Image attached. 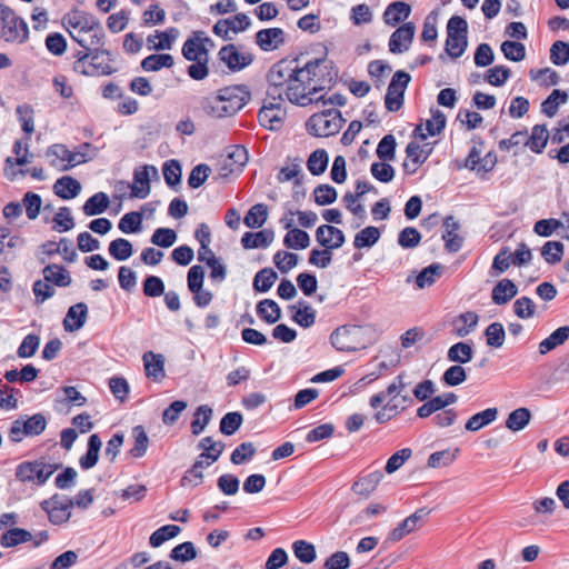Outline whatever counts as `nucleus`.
Here are the masks:
<instances>
[{
  "label": "nucleus",
  "mask_w": 569,
  "mask_h": 569,
  "mask_svg": "<svg viewBox=\"0 0 569 569\" xmlns=\"http://www.w3.org/2000/svg\"><path fill=\"white\" fill-rule=\"evenodd\" d=\"M41 509L48 515L52 525H62L71 517L73 500L68 497L54 495L40 503Z\"/></svg>",
  "instance_id": "nucleus-11"
},
{
  "label": "nucleus",
  "mask_w": 569,
  "mask_h": 569,
  "mask_svg": "<svg viewBox=\"0 0 569 569\" xmlns=\"http://www.w3.org/2000/svg\"><path fill=\"white\" fill-rule=\"evenodd\" d=\"M132 436L134 439V445L130 449V455L133 458H141L147 452L149 438H148L146 430L142 426H136L132 429Z\"/></svg>",
  "instance_id": "nucleus-48"
},
{
  "label": "nucleus",
  "mask_w": 569,
  "mask_h": 569,
  "mask_svg": "<svg viewBox=\"0 0 569 569\" xmlns=\"http://www.w3.org/2000/svg\"><path fill=\"white\" fill-rule=\"evenodd\" d=\"M198 448L203 450V452L200 455V458L209 459L206 465L210 466L218 460L222 453L224 445L222 442L213 441L211 437H204L199 441Z\"/></svg>",
  "instance_id": "nucleus-41"
},
{
  "label": "nucleus",
  "mask_w": 569,
  "mask_h": 569,
  "mask_svg": "<svg viewBox=\"0 0 569 569\" xmlns=\"http://www.w3.org/2000/svg\"><path fill=\"white\" fill-rule=\"evenodd\" d=\"M133 249L129 240L118 238L109 244V253L119 261H124L132 256Z\"/></svg>",
  "instance_id": "nucleus-52"
},
{
  "label": "nucleus",
  "mask_w": 569,
  "mask_h": 569,
  "mask_svg": "<svg viewBox=\"0 0 569 569\" xmlns=\"http://www.w3.org/2000/svg\"><path fill=\"white\" fill-rule=\"evenodd\" d=\"M511 71L505 66H496L487 70L485 79L495 87H501L510 78Z\"/></svg>",
  "instance_id": "nucleus-63"
},
{
  "label": "nucleus",
  "mask_w": 569,
  "mask_h": 569,
  "mask_svg": "<svg viewBox=\"0 0 569 569\" xmlns=\"http://www.w3.org/2000/svg\"><path fill=\"white\" fill-rule=\"evenodd\" d=\"M478 321H479V317L473 311H467V312L459 315L453 320L455 333L461 338L468 336L476 329Z\"/></svg>",
  "instance_id": "nucleus-32"
},
{
  "label": "nucleus",
  "mask_w": 569,
  "mask_h": 569,
  "mask_svg": "<svg viewBox=\"0 0 569 569\" xmlns=\"http://www.w3.org/2000/svg\"><path fill=\"white\" fill-rule=\"evenodd\" d=\"M316 240L321 247L332 251L343 246L346 237L339 228L329 224H322L319 226L316 230Z\"/></svg>",
  "instance_id": "nucleus-16"
},
{
  "label": "nucleus",
  "mask_w": 569,
  "mask_h": 569,
  "mask_svg": "<svg viewBox=\"0 0 569 569\" xmlns=\"http://www.w3.org/2000/svg\"><path fill=\"white\" fill-rule=\"evenodd\" d=\"M549 138V132L545 124H536L531 130L530 137L526 140L525 146L535 153H542Z\"/></svg>",
  "instance_id": "nucleus-36"
},
{
  "label": "nucleus",
  "mask_w": 569,
  "mask_h": 569,
  "mask_svg": "<svg viewBox=\"0 0 569 569\" xmlns=\"http://www.w3.org/2000/svg\"><path fill=\"white\" fill-rule=\"evenodd\" d=\"M102 442L100 437L97 433H93L88 439V450L86 455H83L79 459V465L83 470H88L93 468L99 460V452L101 449Z\"/></svg>",
  "instance_id": "nucleus-31"
},
{
  "label": "nucleus",
  "mask_w": 569,
  "mask_h": 569,
  "mask_svg": "<svg viewBox=\"0 0 569 569\" xmlns=\"http://www.w3.org/2000/svg\"><path fill=\"white\" fill-rule=\"evenodd\" d=\"M257 316L267 323H276L281 318L279 305L271 299H263L256 306Z\"/></svg>",
  "instance_id": "nucleus-33"
},
{
  "label": "nucleus",
  "mask_w": 569,
  "mask_h": 569,
  "mask_svg": "<svg viewBox=\"0 0 569 569\" xmlns=\"http://www.w3.org/2000/svg\"><path fill=\"white\" fill-rule=\"evenodd\" d=\"M550 61L555 66H565L569 62V43L557 40L550 48Z\"/></svg>",
  "instance_id": "nucleus-59"
},
{
  "label": "nucleus",
  "mask_w": 569,
  "mask_h": 569,
  "mask_svg": "<svg viewBox=\"0 0 569 569\" xmlns=\"http://www.w3.org/2000/svg\"><path fill=\"white\" fill-rule=\"evenodd\" d=\"M292 551L296 558L302 563H311L317 558L315 546L306 540H296L292 543Z\"/></svg>",
  "instance_id": "nucleus-47"
},
{
  "label": "nucleus",
  "mask_w": 569,
  "mask_h": 569,
  "mask_svg": "<svg viewBox=\"0 0 569 569\" xmlns=\"http://www.w3.org/2000/svg\"><path fill=\"white\" fill-rule=\"evenodd\" d=\"M475 355L473 348L468 342H457L452 345L447 352V358L449 361L455 362L457 365L467 363L472 360Z\"/></svg>",
  "instance_id": "nucleus-37"
},
{
  "label": "nucleus",
  "mask_w": 569,
  "mask_h": 569,
  "mask_svg": "<svg viewBox=\"0 0 569 569\" xmlns=\"http://www.w3.org/2000/svg\"><path fill=\"white\" fill-rule=\"evenodd\" d=\"M87 316L88 307L84 302H78L71 306L63 320L64 330L69 332L80 330L87 321Z\"/></svg>",
  "instance_id": "nucleus-23"
},
{
  "label": "nucleus",
  "mask_w": 569,
  "mask_h": 569,
  "mask_svg": "<svg viewBox=\"0 0 569 569\" xmlns=\"http://www.w3.org/2000/svg\"><path fill=\"white\" fill-rule=\"evenodd\" d=\"M429 513L430 510L426 507L416 510L412 515L402 520L393 530H391L388 540L391 542L400 541L407 535L421 528Z\"/></svg>",
  "instance_id": "nucleus-12"
},
{
  "label": "nucleus",
  "mask_w": 569,
  "mask_h": 569,
  "mask_svg": "<svg viewBox=\"0 0 569 569\" xmlns=\"http://www.w3.org/2000/svg\"><path fill=\"white\" fill-rule=\"evenodd\" d=\"M291 319L302 328H310L316 323V310L306 301L300 299L288 307Z\"/></svg>",
  "instance_id": "nucleus-20"
},
{
  "label": "nucleus",
  "mask_w": 569,
  "mask_h": 569,
  "mask_svg": "<svg viewBox=\"0 0 569 569\" xmlns=\"http://www.w3.org/2000/svg\"><path fill=\"white\" fill-rule=\"evenodd\" d=\"M531 413L527 408H518L511 411L506 420V427L511 431H520L530 422Z\"/></svg>",
  "instance_id": "nucleus-45"
},
{
  "label": "nucleus",
  "mask_w": 569,
  "mask_h": 569,
  "mask_svg": "<svg viewBox=\"0 0 569 569\" xmlns=\"http://www.w3.org/2000/svg\"><path fill=\"white\" fill-rule=\"evenodd\" d=\"M405 373L398 375L388 387L371 396L369 399V405L372 409H377L381 407V405L388 398V401L382 407L381 411L376 412L375 419L378 423H385L392 417L398 416L400 412L405 411L409 406L412 405L413 399L408 393H403L407 388V382L405 381Z\"/></svg>",
  "instance_id": "nucleus-3"
},
{
  "label": "nucleus",
  "mask_w": 569,
  "mask_h": 569,
  "mask_svg": "<svg viewBox=\"0 0 569 569\" xmlns=\"http://www.w3.org/2000/svg\"><path fill=\"white\" fill-rule=\"evenodd\" d=\"M248 160L249 156L247 149L243 146H237L228 154L226 167H228L229 171L232 173L239 171Z\"/></svg>",
  "instance_id": "nucleus-54"
},
{
  "label": "nucleus",
  "mask_w": 569,
  "mask_h": 569,
  "mask_svg": "<svg viewBox=\"0 0 569 569\" xmlns=\"http://www.w3.org/2000/svg\"><path fill=\"white\" fill-rule=\"evenodd\" d=\"M396 138L392 134H386L378 143L376 153L382 161H392L396 157Z\"/></svg>",
  "instance_id": "nucleus-56"
},
{
  "label": "nucleus",
  "mask_w": 569,
  "mask_h": 569,
  "mask_svg": "<svg viewBox=\"0 0 569 569\" xmlns=\"http://www.w3.org/2000/svg\"><path fill=\"white\" fill-rule=\"evenodd\" d=\"M302 169L300 164V159H287L286 166H283L277 174V180L280 183L288 182L293 180L295 186H300L302 183Z\"/></svg>",
  "instance_id": "nucleus-29"
},
{
  "label": "nucleus",
  "mask_w": 569,
  "mask_h": 569,
  "mask_svg": "<svg viewBox=\"0 0 569 569\" xmlns=\"http://www.w3.org/2000/svg\"><path fill=\"white\" fill-rule=\"evenodd\" d=\"M338 78V69L327 58L312 59L301 64L298 58H284L273 63L268 73V97L282 96L290 103L307 107L318 103L321 92L330 90Z\"/></svg>",
  "instance_id": "nucleus-1"
},
{
  "label": "nucleus",
  "mask_w": 569,
  "mask_h": 569,
  "mask_svg": "<svg viewBox=\"0 0 569 569\" xmlns=\"http://www.w3.org/2000/svg\"><path fill=\"white\" fill-rule=\"evenodd\" d=\"M146 376L154 381L164 377V357L161 353L147 351L142 356Z\"/></svg>",
  "instance_id": "nucleus-24"
},
{
  "label": "nucleus",
  "mask_w": 569,
  "mask_h": 569,
  "mask_svg": "<svg viewBox=\"0 0 569 569\" xmlns=\"http://www.w3.org/2000/svg\"><path fill=\"white\" fill-rule=\"evenodd\" d=\"M47 427V419L42 413L33 416H20L9 429V438L12 442H20L24 437L41 435Z\"/></svg>",
  "instance_id": "nucleus-8"
},
{
  "label": "nucleus",
  "mask_w": 569,
  "mask_h": 569,
  "mask_svg": "<svg viewBox=\"0 0 569 569\" xmlns=\"http://www.w3.org/2000/svg\"><path fill=\"white\" fill-rule=\"evenodd\" d=\"M565 246L560 241H547L541 248V256L549 264H556L561 261Z\"/></svg>",
  "instance_id": "nucleus-49"
},
{
  "label": "nucleus",
  "mask_w": 569,
  "mask_h": 569,
  "mask_svg": "<svg viewBox=\"0 0 569 569\" xmlns=\"http://www.w3.org/2000/svg\"><path fill=\"white\" fill-rule=\"evenodd\" d=\"M202 31H196L193 38L188 39L182 47V54L189 61L204 60L207 61V48L204 42H210V39L202 37Z\"/></svg>",
  "instance_id": "nucleus-18"
},
{
  "label": "nucleus",
  "mask_w": 569,
  "mask_h": 569,
  "mask_svg": "<svg viewBox=\"0 0 569 569\" xmlns=\"http://www.w3.org/2000/svg\"><path fill=\"white\" fill-rule=\"evenodd\" d=\"M29 30L26 21L7 6L0 4V37L8 42H23Z\"/></svg>",
  "instance_id": "nucleus-7"
},
{
  "label": "nucleus",
  "mask_w": 569,
  "mask_h": 569,
  "mask_svg": "<svg viewBox=\"0 0 569 569\" xmlns=\"http://www.w3.org/2000/svg\"><path fill=\"white\" fill-rule=\"evenodd\" d=\"M569 338V326H562L556 329L551 335H549L546 339H543L539 346L538 350L540 355H546L557 347L563 345Z\"/></svg>",
  "instance_id": "nucleus-30"
},
{
  "label": "nucleus",
  "mask_w": 569,
  "mask_h": 569,
  "mask_svg": "<svg viewBox=\"0 0 569 569\" xmlns=\"http://www.w3.org/2000/svg\"><path fill=\"white\" fill-rule=\"evenodd\" d=\"M329 157L325 149L315 150L307 160V168L312 176H320L328 167Z\"/></svg>",
  "instance_id": "nucleus-46"
},
{
  "label": "nucleus",
  "mask_w": 569,
  "mask_h": 569,
  "mask_svg": "<svg viewBox=\"0 0 569 569\" xmlns=\"http://www.w3.org/2000/svg\"><path fill=\"white\" fill-rule=\"evenodd\" d=\"M277 278L278 274L273 269L263 268L254 276L253 288L259 292H267L273 286Z\"/></svg>",
  "instance_id": "nucleus-50"
},
{
  "label": "nucleus",
  "mask_w": 569,
  "mask_h": 569,
  "mask_svg": "<svg viewBox=\"0 0 569 569\" xmlns=\"http://www.w3.org/2000/svg\"><path fill=\"white\" fill-rule=\"evenodd\" d=\"M174 63L173 57L169 53L150 54L141 61L144 71H158L161 68H171Z\"/></svg>",
  "instance_id": "nucleus-44"
},
{
  "label": "nucleus",
  "mask_w": 569,
  "mask_h": 569,
  "mask_svg": "<svg viewBox=\"0 0 569 569\" xmlns=\"http://www.w3.org/2000/svg\"><path fill=\"white\" fill-rule=\"evenodd\" d=\"M445 232L442 239L445 241V248L449 252H458L463 242V238L458 234L460 229L459 222L452 216H448L443 221Z\"/></svg>",
  "instance_id": "nucleus-22"
},
{
  "label": "nucleus",
  "mask_w": 569,
  "mask_h": 569,
  "mask_svg": "<svg viewBox=\"0 0 569 569\" xmlns=\"http://www.w3.org/2000/svg\"><path fill=\"white\" fill-rule=\"evenodd\" d=\"M416 32V27L412 22H407L397 28L389 39V51L395 54H400L409 50Z\"/></svg>",
  "instance_id": "nucleus-15"
},
{
  "label": "nucleus",
  "mask_w": 569,
  "mask_h": 569,
  "mask_svg": "<svg viewBox=\"0 0 569 569\" xmlns=\"http://www.w3.org/2000/svg\"><path fill=\"white\" fill-rule=\"evenodd\" d=\"M337 190L330 184H319L313 190L315 202L318 206L331 204L337 200Z\"/></svg>",
  "instance_id": "nucleus-61"
},
{
  "label": "nucleus",
  "mask_w": 569,
  "mask_h": 569,
  "mask_svg": "<svg viewBox=\"0 0 569 569\" xmlns=\"http://www.w3.org/2000/svg\"><path fill=\"white\" fill-rule=\"evenodd\" d=\"M248 26V17L244 13H239L227 19L218 20L213 26V32L219 37L228 39L229 31L238 33L239 31L246 30Z\"/></svg>",
  "instance_id": "nucleus-21"
},
{
  "label": "nucleus",
  "mask_w": 569,
  "mask_h": 569,
  "mask_svg": "<svg viewBox=\"0 0 569 569\" xmlns=\"http://www.w3.org/2000/svg\"><path fill=\"white\" fill-rule=\"evenodd\" d=\"M485 336L489 347L500 348L506 338L505 328L500 322H492L486 328Z\"/></svg>",
  "instance_id": "nucleus-55"
},
{
  "label": "nucleus",
  "mask_w": 569,
  "mask_h": 569,
  "mask_svg": "<svg viewBox=\"0 0 569 569\" xmlns=\"http://www.w3.org/2000/svg\"><path fill=\"white\" fill-rule=\"evenodd\" d=\"M310 244L309 234L301 229H291L283 238V246L288 249L302 250Z\"/></svg>",
  "instance_id": "nucleus-43"
},
{
  "label": "nucleus",
  "mask_w": 569,
  "mask_h": 569,
  "mask_svg": "<svg viewBox=\"0 0 569 569\" xmlns=\"http://www.w3.org/2000/svg\"><path fill=\"white\" fill-rule=\"evenodd\" d=\"M498 409L497 408H487L486 410L478 412L470 417L466 422V430L475 432L480 430L481 428L490 425L497 419Z\"/></svg>",
  "instance_id": "nucleus-38"
},
{
  "label": "nucleus",
  "mask_w": 569,
  "mask_h": 569,
  "mask_svg": "<svg viewBox=\"0 0 569 569\" xmlns=\"http://www.w3.org/2000/svg\"><path fill=\"white\" fill-rule=\"evenodd\" d=\"M42 273L47 282L54 283L58 287H68L71 283L69 271L61 266L48 264Z\"/></svg>",
  "instance_id": "nucleus-35"
},
{
  "label": "nucleus",
  "mask_w": 569,
  "mask_h": 569,
  "mask_svg": "<svg viewBox=\"0 0 569 569\" xmlns=\"http://www.w3.org/2000/svg\"><path fill=\"white\" fill-rule=\"evenodd\" d=\"M343 119L340 111L328 109L312 114L306 122L307 131L316 137H329L339 132Z\"/></svg>",
  "instance_id": "nucleus-6"
},
{
  "label": "nucleus",
  "mask_w": 569,
  "mask_h": 569,
  "mask_svg": "<svg viewBox=\"0 0 569 569\" xmlns=\"http://www.w3.org/2000/svg\"><path fill=\"white\" fill-rule=\"evenodd\" d=\"M249 99L246 84L229 86L199 99L201 111L210 118L221 119L236 114Z\"/></svg>",
  "instance_id": "nucleus-2"
},
{
  "label": "nucleus",
  "mask_w": 569,
  "mask_h": 569,
  "mask_svg": "<svg viewBox=\"0 0 569 569\" xmlns=\"http://www.w3.org/2000/svg\"><path fill=\"white\" fill-rule=\"evenodd\" d=\"M410 80V74L402 70L393 73L385 97V106L388 111L396 112L403 106L405 91Z\"/></svg>",
  "instance_id": "nucleus-10"
},
{
  "label": "nucleus",
  "mask_w": 569,
  "mask_h": 569,
  "mask_svg": "<svg viewBox=\"0 0 569 569\" xmlns=\"http://www.w3.org/2000/svg\"><path fill=\"white\" fill-rule=\"evenodd\" d=\"M568 101L566 91L555 89L547 99L541 103V112L551 118L558 112L559 106Z\"/></svg>",
  "instance_id": "nucleus-40"
},
{
  "label": "nucleus",
  "mask_w": 569,
  "mask_h": 569,
  "mask_svg": "<svg viewBox=\"0 0 569 569\" xmlns=\"http://www.w3.org/2000/svg\"><path fill=\"white\" fill-rule=\"evenodd\" d=\"M32 539L33 536L30 531L21 528H12L0 536V546L3 548H12L29 542Z\"/></svg>",
  "instance_id": "nucleus-34"
},
{
  "label": "nucleus",
  "mask_w": 569,
  "mask_h": 569,
  "mask_svg": "<svg viewBox=\"0 0 569 569\" xmlns=\"http://www.w3.org/2000/svg\"><path fill=\"white\" fill-rule=\"evenodd\" d=\"M411 13V7L403 1L391 2L383 12V21L386 24L396 27L406 20Z\"/></svg>",
  "instance_id": "nucleus-26"
},
{
  "label": "nucleus",
  "mask_w": 569,
  "mask_h": 569,
  "mask_svg": "<svg viewBox=\"0 0 569 569\" xmlns=\"http://www.w3.org/2000/svg\"><path fill=\"white\" fill-rule=\"evenodd\" d=\"M180 532V527L176 525H166L152 532L149 543L153 548L160 547L163 542L174 538Z\"/></svg>",
  "instance_id": "nucleus-51"
},
{
  "label": "nucleus",
  "mask_w": 569,
  "mask_h": 569,
  "mask_svg": "<svg viewBox=\"0 0 569 569\" xmlns=\"http://www.w3.org/2000/svg\"><path fill=\"white\" fill-rule=\"evenodd\" d=\"M68 32L70 37L78 42L82 31L97 30L99 20L91 13L77 11L67 18Z\"/></svg>",
  "instance_id": "nucleus-13"
},
{
  "label": "nucleus",
  "mask_w": 569,
  "mask_h": 569,
  "mask_svg": "<svg viewBox=\"0 0 569 569\" xmlns=\"http://www.w3.org/2000/svg\"><path fill=\"white\" fill-rule=\"evenodd\" d=\"M380 230L377 227L369 226L356 233L353 247L356 249L370 248L380 239Z\"/></svg>",
  "instance_id": "nucleus-42"
},
{
  "label": "nucleus",
  "mask_w": 569,
  "mask_h": 569,
  "mask_svg": "<svg viewBox=\"0 0 569 569\" xmlns=\"http://www.w3.org/2000/svg\"><path fill=\"white\" fill-rule=\"evenodd\" d=\"M211 416L212 409L209 406L202 405L197 408L191 422V431L194 436H198L203 431L206 426L209 423Z\"/></svg>",
  "instance_id": "nucleus-53"
},
{
  "label": "nucleus",
  "mask_w": 569,
  "mask_h": 569,
  "mask_svg": "<svg viewBox=\"0 0 569 569\" xmlns=\"http://www.w3.org/2000/svg\"><path fill=\"white\" fill-rule=\"evenodd\" d=\"M197 557V549L190 541L182 542L176 546L171 552L170 558L174 561L187 562Z\"/></svg>",
  "instance_id": "nucleus-60"
},
{
  "label": "nucleus",
  "mask_w": 569,
  "mask_h": 569,
  "mask_svg": "<svg viewBox=\"0 0 569 569\" xmlns=\"http://www.w3.org/2000/svg\"><path fill=\"white\" fill-rule=\"evenodd\" d=\"M150 171L157 174V169L153 166H143L138 168L133 172V184L131 188V197L138 199H144L150 193Z\"/></svg>",
  "instance_id": "nucleus-17"
},
{
  "label": "nucleus",
  "mask_w": 569,
  "mask_h": 569,
  "mask_svg": "<svg viewBox=\"0 0 569 569\" xmlns=\"http://www.w3.org/2000/svg\"><path fill=\"white\" fill-rule=\"evenodd\" d=\"M59 467L60 465L48 463L43 459L23 461L16 467L14 476L22 483L41 487Z\"/></svg>",
  "instance_id": "nucleus-5"
},
{
  "label": "nucleus",
  "mask_w": 569,
  "mask_h": 569,
  "mask_svg": "<svg viewBox=\"0 0 569 569\" xmlns=\"http://www.w3.org/2000/svg\"><path fill=\"white\" fill-rule=\"evenodd\" d=\"M54 193L64 200L76 198L81 191V184L70 176L59 178L53 184Z\"/></svg>",
  "instance_id": "nucleus-28"
},
{
  "label": "nucleus",
  "mask_w": 569,
  "mask_h": 569,
  "mask_svg": "<svg viewBox=\"0 0 569 569\" xmlns=\"http://www.w3.org/2000/svg\"><path fill=\"white\" fill-rule=\"evenodd\" d=\"M110 204L107 193L100 191L91 196L83 204V213L88 217L103 213Z\"/></svg>",
  "instance_id": "nucleus-39"
},
{
  "label": "nucleus",
  "mask_w": 569,
  "mask_h": 569,
  "mask_svg": "<svg viewBox=\"0 0 569 569\" xmlns=\"http://www.w3.org/2000/svg\"><path fill=\"white\" fill-rule=\"evenodd\" d=\"M518 293L517 286L510 279H502L497 282L491 291L493 303L502 306L508 303Z\"/></svg>",
  "instance_id": "nucleus-27"
},
{
  "label": "nucleus",
  "mask_w": 569,
  "mask_h": 569,
  "mask_svg": "<svg viewBox=\"0 0 569 569\" xmlns=\"http://www.w3.org/2000/svg\"><path fill=\"white\" fill-rule=\"evenodd\" d=\"M357 333V327L341 326L332 331L330 342L338 351H356L358 349Z\"/></svg>",
  "instance_id": "nucleus-14"
},
{
  "label": "nucleus",
  "mask_w": 569,
  "mask_h": 569,
  "mask_svg": "<svg viewBox=\"0 0 569 569\" xmlns=\"http://www.w3.org/2000/svg\"><path fill=\"white\" fill-rule=\"evenodd\" d=\"M284 41V31L281 28L262 29L256 33V43L263 51L277 50Z\"/></svg>",
  "instance_id": "nucleus-19"
},
{
  "label": "nucleus",
  "mask_w": 569,
  "mask_h": 569,
  "mask_svg": "<svg viewBox=\"0 0 569 569\" xmlns=\"http://www.w3.org/2000/svg\"><path fill=\"white\" fill-rule=\"evenodd\" d=\"M91 144L84 142L74 151L67 148L66 144L56 143L47 149L46 156L51 158L50 164L59 171H68L71 168L87 162L88 158L86 150L90 149Z\"/></svg>",
  "instance_id": "nucleus-4"
},
{
  "label": "nucleus",
  "mask_w": 569,
  "mask_h": 569,
  "mask_svg": "<svg viewBox=\"0 0 569 569\" xmlns=\"http://www.w3.org/2000/svg\"><path fill=\"white\" fill-rule=\"evenodd\" d=\"M284 100L282 96L280 98L267 96L263 106L258 112L260 126L269 130H278L282 127L287 116V111L283 108Z\"/></svg>",
  "instance_id": "nucleus-9"
},
{
  "label": "nucleus",
  "mask_w": 569,
  "mask_h": 569,
  "mask_svg": "<svg viewBox=\"0 0 569 569\" xmlns=\"http://www.w3.org/2000/svg\"><path fill=\"white\" fill-rule=\"evenodd\" d=\"M442 267L440 264H430L422 269L416 278L418 288L423 289L435 283L436 278L441 274Z\"/></svg>",
  "instance_id": "nucleus-62"
},
{
  "label": "nucleus",
  "mask_w": 569,
  "mask_h": 569,
  "mask_svg": "<svg viewBox=\"0 0 569 569\" xmlns=\"http://www.w3.org/2000/svg\"><path fill=\"white\" fill-rule=\"evenodd\" d=\"M382 478L383 473L379 470H376L358 478L353 482L351 490L358 496L369 497L376 490Z\"/></svg>",
  "instance_id": "nucleus-25"
},
{
  "label": "nucleus",
  "mask_w": 569,
  "mask_h": 569,
  "mask_svg": "<svg viewBox=\"0 0 569 569\" xmlns=\"http://www.w3.org/2000/svg\"><path fill=\"white\" fill-rule=\"evenodd\" d=\"M506 59L515 62H519L526 57V48L521 42L518 41H503L500 47Z\"/></svg>",
  "instance_id": "nucleus-58"
},
{
  "label": "nucleus",
  "mask_w": 569,
  "mask_h": 569,
  "mask_svg": "<svg viewBox=\"0 0 569 569\" xmlns=\"http://www.w3.org/2000/svg\"><path fill=\"white\" fill-rule=\"evenodd\" d=\"M142 214L138 211L126 213L119 221V229L123 233H133L141 230Z\"/></svg>",
  "instance_id": "nucleus-57"
},
{
  "label": "nucleus",
  "mask_w": 569,
  "mask_h": 569,
  "mask_svg": "<svg viewBox=\"0 0 569 569\" xmlns=\"http://www.w3.org/2000/svg\"><path fill=\"white\" fill-rule=\"evenodd\" d=\"M467 46V36H447L446 51L451 58L457 59L461 57Z\"/></svg>",
  "instance_id": "nucleus-64"
}]
</instances>
